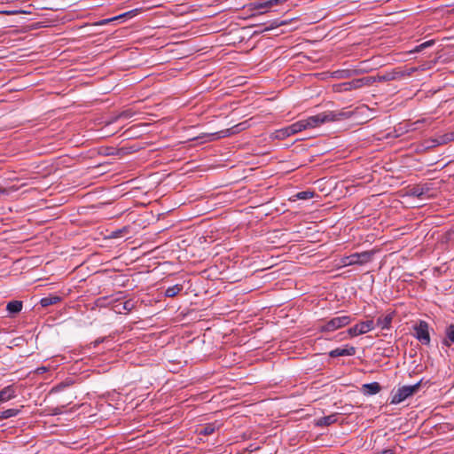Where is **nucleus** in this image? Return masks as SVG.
<instances>
[{
    "label": "nucleus",
    "mask_w": 454,
    "mask_h": 454,
    "mask_svg": "<svg viewBox=\"0 0 454 454\" xmlns=\"http://www.w3.org/2000/svg\"><path fill=\"white\" fill-rule=\"evenodd\" d=\"M352 319L349 316H340L328 320L325 325L319 327L320 332H333L342 328L351 323Z\"/></svg>",
    "instance_id": "5"
},
{
    "label": "nucleus",
    "mask_w": 454,
    "mask_h": 454,
    "mask_svg": "<svg viewBox=\"0 0 454 454\" xmlns=\"http://www.w3.org/2000/svg\"><path fill=\"white\" fill-rule=\"evenodd\" d=\"M20 410L19 409H7L1 412L0 418L2 419H9L12 417H15L19 414Z\"/></svg>",
    "instance_id": "24"
},
{
    "label": "nucleus",
    "mask_w": 454,
    "mask_h": 454,
    "mask_svg": "<svg viewBox=\"0 0 454 454\" xmlns=\"http://www.w3.org/2000/svg\"><path fill=\"white\" fill-rule=\"evenodd\" d=\"M127 232H128V229L124 227L122 229H119V230L112 231L110 237L113 239L120 238V237H122L123 234L127 233Z\"/></svg>",
    "instance_id": "30"
},
{
    "label": "nucleus",
    "mask_w": 454,
    "mask_h": 454,
    "mask_svg": "<svg viewBox=\"0 0 454 454\" xmlns=\"http://www.w3.org/2000/svg\"><path fill=\"white\" fill-rule=\"evenodd\" d=\"M134 113L131 110H125L114 117V121L119 119H129L133 116Z\"/></svg>",
    "instance_id": "28"
},
{
    "label": "nucleus",
    "mask_w": 454,
    "mask_h": 454,
    "mask_svg": "<svg viewBox=\"0 0 454 454\" xmlns=\"http://www.w3.org/2000/svg\"><path fill=\"white\" fill-rule=\"evenodd\" d=\"M45 371H46L45 367H41V368L37 369V372H45Z\"/></svg>",
    "instance_id": "36"
},
{
    "label": "nucleus",
    "mask_w": 454,
    "mask_h": 454,
    "mask_svg": "<svg viewBox=\"0 0 454 454\" xmlns=\"http://www.w3.org/2000/svg\"><path fill=\"white\" fill-rule=\"evenodd\" d=\"M442 344L447 348L454 344V324H451L446 327L445 337L442 340Z\"/></svg>",
    "instance_id": "13"
},
{
    "label": "nucleus",
    "mask_w": 454,
    "mask_h": 454,
    "mask_svg": "<svg viewBox=\"0 0 454 454\" xmlns=\"http://www.w3.org/2000/svg\"><path fill=\"white\" fill-rule=\"evenodd\" d=\"M372 259V254L369 252H364V253H356L353 254H350L348 256H345L342 258L341 262L344 266H349V265H362L364 263H367Z\"/></svg>",
    "instance_id": "7"
},
{
    "label": "nucleus",
    "mask_w": 454,
    "mask_h": 454,
    "mask_svg": "<svg viewBox=\"0 0 454 454\" xmlns=\"http://www.w3.org/2000/svg\"><path fill=\"white\" fill-rule=\"evenodd\" d=\"M363 389L369 395H375L380 391L381 387L378 382H372L364 384Z\"/></svg>",
    "instance_id": "17"
},
{
    "label": "nucleus",
    "mask_w": 454,
    "mask_h": 454,
    "mask_svg": "<svg viewBox=\"0 0 454 454\" xmlns=\"http://www.w3.org/2000/svg\"><path fill=\"white\" fill-rule=\"evenodd\" d=\"M426 192V190L421 186H414L411 188L408 192V195L421 198Z\"/></svg>",
    "instance_id": "23"
},
{
    "label": "nucleus",
    "mask_w": 454,
    "mask_h": 454,
    "mask_svg": "<svg viewBox=\"0 0 454 454\" xmlns=\"http://www.w3.org/2000/svg\"><path fill=\"white\" fill-rule=\"evenodd\" d=\"M134 307V303L131 300L126 301L122 303V308L125 310L130 311Z\"/></svg>",
    "instance_id": "31"
},
{
    "label": "nucleus",
    "mask_w": 454,
    "mask_h": 454,
    "mask_svg": "<svg viewBox=\"0 0 454 454\" xmlns=\"http://www.w3.org/2000/svg\"><path fill=\"white\" fill-rule=\"evenodd\" d=\"M6 309L9 313L15 314L19 313L22 309V301H12L6 305Z\"/></svg>",
    "instance_id": "18"
},
{
    "label": "nucleus",
    "mask_w": 454,
    "mask_h": 454,
    "mask_svg": "<svg viewBox=\"0 0 454 454\" xmlns=\"http://www.w3.org/2000/svg\"><path fill=\"white\" fill-rule=\"evenodd\" d=\"M292 135H294V134L292 129L290 128V126H287V127H285L278 130H276V132H275V137L278 139H284Z\"/></svg>",
    "instance_id": "21"
},
{
    "label": "nucleus",
    "mask_w": 454,
    "mask_h": 454,
    "mask_svg": "<svg viewBox=\"0 0 454 454\" xmlns=\"http://www.w3.org/2000/svg\"><path fill=\"white\" fill-rule=\"evenodd\" d=\"M215 430V427L214 424H207L200 429V434L209 435L212 434Z\"/></svg>",
    "instance_id": "25"
},
{
    "label": "nucleus",
    "mask_w": 454,
    "mask_h": 454,
    "mask_svg": "<svg viewBox=\"0 0 454 454\" xmlns=\"http://www.w3.org/2000/svg\"><path fill=\"white\" fill-rule=\"evenodd\" d=\"M61 301V298L58 295H49L46 297H43L40 301V304L42 307H48L53 304H57Z\"/></svg>",
    "instance_id": "16"
},
{
    "label": "nucleus",
    "mask_w": 454,
    "mask_h": 454,
    "mask_svg": "<svg viewBox=\"0 0 454 454\" xmlns=\"http://www.w3.org/2000/svg\"><path fill=\"white\" fill-rule=\"evenodd\" d=\"M393 320V315L392 313H389L385 316L379 317L377 319V325L380 327L381 329H388L391 325Z\"/></svg>",
    "instance_id": "14"
},
{
    "label": "nucleus",
    "mask_w": 454,
    "mask_h": 454,
    "mask_svg": "<svg viewBox=\"0 0 454 454\" xmlns=\"http://www.w3.org/2000/svg\"><path fill=\"white\" fill-rule=\"evenodd\" d=\"M434 43V40H429L425 43H420L419 45L416 46L414 50H412L411 52H419L423 51L424 49L432 46Z\"/></svg>",
    "instance_id": "26"
},
{
    "label": "nucleus",
    "mask_w": 454,
    "mask_h": 454,
    "mask_svg": "<svg viewBox=\"0 0 454 454\" xmlns=\"http://www.w3.org/2000/svg\"><path fill=\"white\" fill-rule=\"evenodd\" d=\"M100 342H101V340H96V341H95V346H97V345H98V343H100Z\"/></svg>",
    "instance_id": "37"
},
{
    "label": "nucleus",
    "mask_w": 454,
    "mask_h": 454,
    "mask_svg": "<svg viewBox=\"0 0 454 454\" xmlns=\"http://www.w3.org/2000/svg\"><path fill=\"white\" fill-rule=\"evenodd\" d=\"M454 141V130L440 135L432 140V146H437Z\"/></svg>",
    "instance_id": "11"
},
{
    "label": "nucleus",
    "mask_w": 454,
    "mask_h": 454,
    "mask_svg": "<svg viewBox=\"0 0 454 454\" xmlns=\"http://www.w3.org/2000/svg\"><path fill=\"white\" fill-rule=\"evenodd\" d=\"M367 71H368V69L361 67V68H355V69L340 70V71H337L336 74H338L337 75L338 78L345 79V78H349L353 75H357L362 73H365Z\"/></svg>",
    "instance_id": "12"
},
{
    "label": "nucleus",
    "mask_w": 454,
    "mask_h": 454,
    "mask_svg": "<svg viewBox=\"0 0 454 454\" xmlns=\"http://www.w3.org/2000/svg\"><path fill=\"white\" fill-rule=\"evenodd\" d=\"M376 454H395V450L393 449H385L378 451Z\"/></svg>",
    "instance_id": "33"
},
{
    "label": "nucleus",
    "mask_w": 454,
    "mask_h": 454,
    "mask_svg": "<svg viewBox=\"0 0 454 454\" xmlns=\"http://www.w3.org/2000/svg\"><path fill=\"white\" fill-rule=\"evenodd\" d=\"M416 71V68L412 67L410 69L403 70L401 68H395L393 69L390 72H387L384 74L378 75V76H372L374 79L375 82H388V81H394L398 80L405 76L411 75Z\"/></svg>",
    "instance_id": "3"
},
{
    "label": "nucleus",
    "mask_w": 454,
    "mask_h": 454,
    "mask_svg": "<svg viewBox=\"0 0 454 454\" xmlns=\"http://www.w3.org/2000/svg\"><path fill=\"white\" fill-rule=\"evenodd\" d=\"M254 7L257 9L270 8V5H265V2L254 4Z\"/></svg>",
    "instance_id": "34"
},
{
    "label": "nucleus",
    "mask_w": 454,
    "mask_h": 454,
    "mask_svg": "<svg viewBox=\"0 0 454 454\" xmlns=\"http://www.w3.org/2000/svg\"><path fill=\"white\" fill-rule=\"evenodd\" d=\"M62 412V408L60 407H56L54 410H53V414L57 415V414H60Z\"/></svg>",
    "instance_id": "35"
},
{
    "label": "nucleus",
    "mask_w": 454,
    "mask_h": 454,
    "mask_svg": "<svg viewBox=\"0 0 454 454\" xmlns=\"http://www.w3.org/2000/svg\"><path fill=\"white\" fill-rule=\"evenodd\" d=\"M290 128L292 129L294 134H296L298 132H301V131L308 129L305 119L300 120V121L293 123L292 125H290Z\"/></svg>",
    "instance_id": "22"
},
{
    "label": "nucleus",
    "mask_w": 454,
    "mask_h": 454,
    "mask_svg": "<svg viewBox=\"0 0 454 454\" xmlns=\"http://www.w3.org/2000/svg\"><path fill=\"white\" fill-rule=\"evenodd\" d=\"M129 15V12H125L123 14H121V15H118V16H115V17H113V18H110V19H105L101 21L98 22L99 25H105V24H108L109 22L113 21V20H119V19H122L126 16Z\"/></svg>",
    "instance_id": "29"
},
{
    "label": "nucleus",
    "mask_w": 454,
    "mask_h": 454,
    "mask_svg": "<svg viewBox=\"0 0 454 454\" xmlns=\"http://www.w3.org/2000/svg\"><path fill=\"white\" fill-rule=\"evenodd\" d=\"M420 382H418L411 386H403L397 388L395 391H392L391 395V404H398L408 397L413 395L419 388Z\"/></svg>",
    "instance_id": "2"
},
{
    "label": "nucleus",
    "mask_w": 454,
    "mask_h": 454,
    "mask_svg": "<svg viewBox=\"0 0 454 454\" xmlns=\"http://www.w3.org/2000/svg\"><path fill=\"white\" fill-rule=\"evenodd\" d=\"M313 196L314 192L309 191L300 192L295 195L298 200H308L313 198Z\"/></svg>",
    "instance_id": "27"
},
{
    "label": "nucleus",
    "mask_w": 454,
    "mask_h": 454,
    "mask_svg": "<svg viewBox=\"0 0 454 454\" xmlns=\"http://www.w3.org/2000/svg\"><path fill=\"white\" fill-rule=\"evenodd\" d=\"M348 114L342 111H326L305 119L307 128L313 129L326 122L347 119Z\"/></svg>",
    "instance_id": "1"
},
{
    "label": "nucleus",
    "mask_w": 454,
    "mask_h": 454,
    "mask_svg": "<svg viewBox=\"0 0 454 454\" xmlns=\"http://www.w3.org/2000/svg\"><path fill=\"white\" fill-rule=\"evenodd\" d=\"M374 326L373 320L362 321L350 327L348 333L351 337H356L373 330Z\"/></svg>",
    "instance_id": "8"
},
{
    "label": "nucleus",
    "mask_w": 454,
    "mask_h": 454,
    "mask_svg": "<svg viewBox=\"0 0 454 454\" xmlns=\"http://www.w3.org/2000/svg\"><path fill=\"white\" fill-rule=\"evenodd\" d=\"M413 336L423 345L428 346L430 344L429 325L424 320H419L412 326Z\"/></svg>",
    "instance_id": "4"
},
{
    "label": "nucleus",
    "mask_w": 454,
    "mask_h": 454,
    "mask_svg": "<svg viewBox=\"0 0 454 454\" xmlns=\"http://www.w3.org/2000/svg\"><path fill=\"white\" fill-rule=\"evenodd\" d=\"M374 83V79L372 76H365L362 78L354 79L350 82H343L340 85L341 91H350L363 87H369Z\"/></svg>",
    "instance_id": "6"
},
{
    "label": "nucleus",
    "mask_w": 454,
    "mask_h": 454,
    "mask_svg": "<svg viewBox=\"0 0 454 454\" xmlns=\"http://www.w3.org/2000/svg\"><path fill=\"white\" fill-rule=\"evenodd\" d=\"M184 286L182 284H176L172 286L168 287L165 290V296L166 297H175L176 294H178L182 290Z\"/></svg>",
    "instance_id": "20"
},
{
    "label": "nucleus",
    "mask_w": 454,
    "mask_h": 454,
    "mask_svg": "<svg viewBox=\"0 0 454 454\" xmlns=\"http://www.w3.org/2000/svg\"><path fill=\"white\" fill-rule=\"evenodd\" d=\"M336 420H337V419H336V415L335 414H332V415H329V416H325V417L320 418L317 421V426H318V427H327V426H330V425L333 424L334 422H336Z\"/></svg>",
    "instance_id": "19"
},
{
    "label": "nucleus",
    "mask_w": 454,
    "mask_h": 454,
    "mask_svg": "<svg viewBox=\"0 0 454 454\" xmlns=\"http://www.w3.org/2000/svg\"><path fill=\"white\" fill-rule=\"evenodd\" d=\"M244 123H239L234 127L231 128V129H236V130H233V131H231V129H226V130H222L220 132H217V133H214V134H210L209 136L210 137H215L216 138H220V137H227L232 133H235L236 131H239V130H241L244 129Z\"/></svg>",
    "instance_id": "15"
},
{
    "label": "nucleus",
    "mask_w": 454,
    "mask_h": 454,
    "mask_svg": "<svg viewBox=\"0 0 454 454\" xmlns=\"http://www.w3.org/2000/svg\"><path fill=\"white\" fill-rule=\"evenodd\" d=\"M356 354V348L352 346H346L345 348H337L330 351L329 356L331 357L338 356H350Z\"/></svg>",
    "instance_id": "9"
},
{
    "label": "nucleus",
    "mask_w": 454,
    "mask_h": 454,
    "mask_svg": "<svg viewBox=\"0 0 454 454\" xmlns=\"http://www.w3.org/2000/svg\"><path fill=\"white\" fill-rule=\"evenodd\" d=\"M16 396V389L13 385H9L0 391V403L13 399Z\"/></svg>",
    "instance_id": "10"
},
{
    "label": "nucleus",
    "mask_w": 454,
    "mask_h": 454,
    "mask_svg": "<svg viewBox=\"0 0 454 454\" xmlns=\"http://www.w3.org/2000/svg\"><path fill=\"white\" fill-rule=\"evenodd\" d=\"M17 189L16 188H13V187H11L9 189H6V188H2L0 187V195L1 194H10L11 192H13V191H16Z\"/></svg>",
    "instance_id": "32"
}]
</instances>
